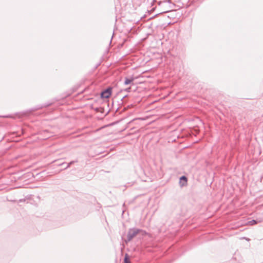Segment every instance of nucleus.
I'll return each instance as SVG.
<instances>
[{"instance_id": "f257e3e1", "label": "nucleus", "mask_w": 263, "mask_h": 263, "mask_svg": "<svg viewBox=\"0 0 263 263\" xmlns=\"http://www.w3.org/2000/svg\"><path fill=\"white\" fill-rule=\"evenodd\" d=\"M111 94V88H109L101 93L102 98H108Z\"/></svg>"}, {"instance_id": "f03ea898", "label": "nucleus", "mask_w": 263, "mask_h": 263, "mask_svg": "<svg viewBox=\"0 0 263 263\" xmlns=\"http://www.w3.org/2000/svg\"><path fill=\"white\" fill-rule=\"evenodd\" d=\"M187 179L185 176H182L180 178L179 184L181 186L187 185Z\"/></svg>"}, {"instance_id": "7ed1b4c3", "label": "nucleus", "mask_w": 263, "mask_h": 263, "mask_svg": "<svg viewBox=\"0 0 263 263\" xmlns=\"http://www.w3.org/2000/svg\"><path fill=\"white\" fill-rule=\"evenodd\" d=\"M137 233H138V232L136 231V230H130L128 235V236L129 237V240L131 239Z\"/></svg>"}, {"instance_id": "20e7f679", "label": "nucleus", "mask_w": 263, "mask_h": 263, "mask_svg": "<svg viewBox=\"0 0 263 263\" xmlns=\"http://www.w3.org/2000/svg\"><path fill=\"white\" fill-rule=\"evenodd\" d=\"M134 80H135V79L133 77H131L129 78H126L125 80L124 84L125 85L129 84L132 83L134 81Z\"/></svg>"}, {"instance_id": "39448f33", "label": "nucleus", "mask_w": 263, "mask_h": 263, "mask_svg": "<svg viewBox=\"0 0 263 263\" xmlns=\"http://www.w3.org/2000/svg\"><path fill=\"white\" fill-rule=\"evenodd\" d=\"M123 263H131V262L128 258V256L127 254H126V255L125 256Z\"/></svg>"}]
</instances>
